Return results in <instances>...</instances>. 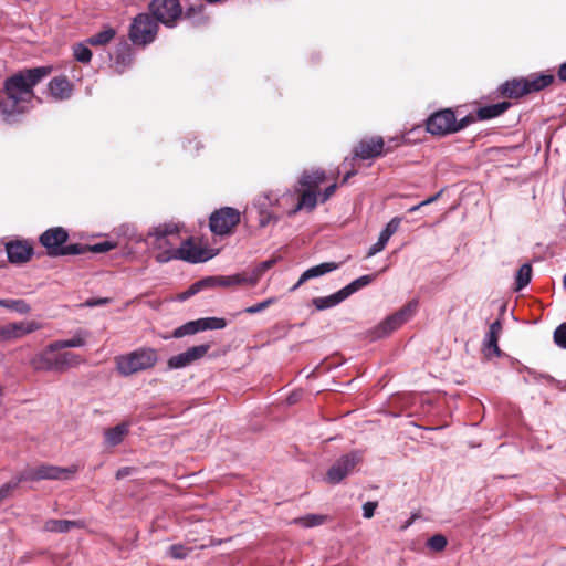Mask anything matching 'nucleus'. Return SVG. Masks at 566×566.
Returning a JSON list of instances; mask_svg holds the SVG:
<instances>
[{
	"instance_id": "f257e3e1",
	"label": "nucleus",
	"mask_w": 566,
	"mask_h": 566,
	"mask_svg": "<svg viewBox=\"0 0 566 566\" xmlns=\"http://www.w3.org/2000/svg\"><path fill=\"white\" fill-rule=\"evenodd\" d=\"M51 71L50 66L27 69L4 81V96L0 98V115L4 123H18L21 116L30 109V104L34 98V86L48 77Z\"/></svg>"
},
{
	"instance_id": "f03ea898",
	"label": "nucleus",
	"mask_w": 566,
	"mask_h": 566,
	"mask_svg": "<svg viewBox=\"0 0 566 566\" xmlns=\"http://www.w3.org/2000/svg\"><path fill=\"white\" fill-rule=\"evenodd\" d=\"M124 235L135 243L144 242L148 250L155 252L159 263H167L176 258L177 247L180 243V229L175 223H161L151 227L146 235L138 234L133 227H122Z\"/></svg>"
},
{
	"instance_id": "7ed1b4c3",
	"label": "nucleus",
	"mask_w": 566,
	"mask_h": 566,
	"mask_svg": "<svg viewBox=\"0 0 566 566\" xmlns=\"http://www.w3.org/2000/svg\"><path fill=\"white\" fill-rule=\"evenodd\" d=\"M157 361V353L153 348H139L116 358V367L120 375L130 376L151 368Z\"/></svg>"
},
{
	"instance_id": "20e7f679",
	"label": "nucleus",
	"mask_w": 566,
	"mask_h": 566,
	"mask_svg": "<svg viewBox=\"0 0 566 566\" xmlns=\"http://www.w3.org/2000/svg\"><path fill=\"white\" fill-rule=\"evenodd\" d=\"M158 21L147 13L136 15L129 27V39L135 45H148L156 39Z\"/></svg>"
},
{
	"instance_id": "39448f33",
	"label": "nucleus",
	"mask_w": 566,
	"mask_h": 566,
	"mask_svg": "<svg viewBox=\"0 0 566 566\" xmlns=\"http://www.w3.org/2000/svg\"><path fill=\"white\" fill-rule=\"evenodd\" d=\"M76 468H61L51 464H40L28 468L19 474V481H41V480H70Z\"/></svg>"
},
{
	"instance_id": "423d86ee",
	"label": "nucleus",
	"mask_w": 566,
	"mask_h": 566,
	"mask_svg": "<svg viewBox=\"0 0 566 566\" xmlns=\"http://www.w3.org/2000/svg\"><path fill=\"white\" fill-rule=\"evenodd\" d=\"M418 301L412 300L402 306L399 311L386 317L375 329L374 337L380 338L389 335L391 332L399 328L402 324L408 322L417 312Z\"/></svg>"
},
{
	"instance_id": "0eeeda50",
	"label": "nucleus",
	"mask_w": 566,
	"mask_h": 566,
	"mask_svg": "<svg viewBox=\"0 0 566 566\" xmlns=\"http://www.w3.org/2000/svg\"><path fill=\"white\" fill-rule=\"evenodd\" d=\"M149 12L159 23L174 28L182 14V8L179 0H153Z\"/></svg>"
},
{
	"instance_id": "6e6552de",
	"label": "nucleus",
	"mask_w": 566,
	"mask_h": 566,
	"mask_svg": "<svg viewBox=\"0 0 566 566\" xmlns=\"http://www.w3.org/2000/svg\"><path fill=\"white\" fill-rule=\"evenodd\" d=\"M276 263L275 259H270L259 263L251 273H238L229 276H217V285L219 286H232V285H241L247 284L254 286L259 280L263 276V274L270 270Z\"/></svg>"
},
{
	"instance_id": "1a4fd4ad",
	"label": "nucleus",
	"mask_w": 566,
	"mask_h": 566,
	"mask_svg": "<svg viewBox=\"0 0 566 566\" xmlns=\"http://www.w3.org/2000/svg\"><path fill=\"white\" fill-rule=\"evenodd\" d=\"M61 347L56 342L49 344L43 350L35 354L30 365L38 371L61 373Z\"/></svg>"
},
{
	"instance_id": "9d476101",
	"label": "nucleus",
	"mask_w": 566,
	"mask_h": 566,
	"mask_svg": "<svg viewBox=\"0 0 566 566\" xmlns=\"http://www.w3.org/2000/svg\"><path fill=\"white\" fill-rule=\"evenodd\" d=\"M240 222V212L230 207L214 211L210 217V230L216 234H227Z\"/></svg>"
},
{
	"instance_id": "9b49d317",
	"label": "nucleus",
	"mask_w": 566,
	"mask_h": 566,
	"mask_svg": "<svg viewBox=\"0 0 566 566\" xmlns=\"http://www.w3.org/2000/svg\"><path fill=\"white\" fill-rule=\"evenodd\" d=\"M360 461L358 452H352L340 457L327 471L325 481L329 484H337L350 474L356 464Z\"/></svg>"
},
{
	"instance_id": "f8f14e48",
	"label": "nucleus",
	"mask_w": 566,
	"mask_h": 566,
	"mask_svg": "<svg viewBox=\"0 0 566 566\" xmlns=\"http://www.w3.org/2000/svg\"><path fill=\"white\" fill-rule=\"evenodd\" d=\"M454 125L455 115L450 108L436 112L427 119V130L431 135L446 136L453 134Z\"/></svg>"
},
{
	"instance_id": "ddd939ff",
	"label": "nucleus",
	"mask_w": 566,
	"mask_h": 566,
	"mask_svg": "<svg viewBox=\"0 0 566 566\" xmlns=\"http://www.w3.org/2000/svg\"><path fill=\"white\" fill-rule=\"evenodd\" d=\"M41 328V324L34 321L14 322L0 325V342L19 339Z\"/></svg>"
},
{
	"instance_id": "4468645a",
	"label": "nucleus",
	"mask_w": 566,
	"mask_h": 566,
	"mask_svg": "<svg viewBox=\"0 0 566 566\" xmlns=\"http://www.w3.org/2000/svg\"><path fill=\"white\" fill-rule=\"evenodd\" d=\"M69 233L62 227L50 228L40 235V243L46 248L48 254L59 256V251L67 241Z\"/></svg>"
},
{
	"instance_id": "2eb2a0df",
	"label": "nucleus",
	"mask_w": 566,
	"mask_h": 566,
	"mask_svg": "<svg viewBox=\"0 0 566 566\" xmlns=\"http://www.w3.org/2000/svg\"><path fill=\"white\" fill-rule=\"evenodd\" d=\"M210 349L209 344H201L193 347L188 348L186 352L180 353L178 355L171 356L168 359V367L170 369H179L185 368L192 363L202 358L208 350Z\"/></svg>"
},
{
	"instance_id": "dca6fc26",
	"label": "nucleus",
	"mask_w": 566,
	"mask_h": 566,
	"mask_svg": "<svg viewBox=\"0 0 566 566\" xmlns=\"http://www.w3.org/2000/svg\"><path fill=\"white\" fill-rule=\"evenodd\" d=\"M209 259L205 251L200 249L191 239L184 240L180 237V243L177 247L176 258L174 260H182L190 263H199Z\"/></svg>"
},
{
	"instance_id": "f3484780",
	"label": "nucleus",
	"mask_w": 566,
	"mask_h": 566,
	"mask_svg": "<svg viewBox=\"0 0 566 566\" xmlns=\"http://www.w3.org/2000/svg\"><path fill=\"white\" fill-rule=\"evenodd\" d=\"M6 252L11 263H25L33 254V247L27 240H12L6 243Z\"/></svg>"
},
{
	"instance_id": "a211bd4d",
	"label": "nucleus",
	"mask_w": 566,
	"mask_h": 566,
	"mask_svg": "<svg viewBox=\"0 0 566 566\" xmlns=\"http://www.w3.org/2000/svg\"><path fill=\"white\" fill-rule=\"evenodd\" d=\"M298 201V187L295 186L293 190H285L284 192L274 191V208L281 210L287 217H293L297 212H293Z\"/></svg>"
},
{
	"instance_id": "6ab92c4d",
	"label": "nucleus",
	"mask_w": 566,
	"mask_h": 566,
	"mask_svg": "<svg viewBox=\"0 0 566 566\" xmlns=\"http://www.w3.org/2000/svg\"><path fill=\"white\" fill-rule=\"evenodd\" d=\"M384 140L381 137H373L363 139L355 148V157L361 159H370L381 155Z\"/></svg>"
},
{
	"instance_id": "aec40b11",
	"label": "nucleus",
	"mask_w": 566,
	"mask_h": 566,
	"mask_svg": "<svg viewBox=\"0 0 566 566\" xmlns=\"http://www.w3.org/2000/svg\"><path fill=\"white\" fill-rule=\"evenodd\" d=\"M51 96L57 101H64L71 97L73 86L65 76L54 77L49 83Z\"/></svg>"
},
{
	"instance_id": "412c9836",
	"label": "nucleus",
	"mask_w": 566,
	"mask_h": 566,
	"mask_svg": "<svg viewBox=\"0 0 566 566\" xmlns=\"http://www.w3.org/2000/svg\"><path fill=\"white\" fill-rule=\"evenodd\" d=\"M502 329L500 321H495L490 325L489 332L484 340V354L486 357L500 356L501 350L499 348V335Z\"/></svg>"
},
{
	"instance_id": "4be33fe9",
	"label": "nucleus",
	"mask_w": 566,
	"mask_h": 566,
	"mask_svg": "<svg viewBox=\"0 0 566 566\" xmlns=\"http://www.w3.org/2000/svg\"><path fill=\"white\" fill-rule=\"evenodd\" d=\"M325 180V172L321 169L304 170L298 178L297 187L315 190Z\"/></svg>"
},
{
	"instance_id": "5701e85b",
	"label": "nucleus",
	"mask_w": 566,
	"mask_h": 566,
	"mask_svg": "<svg viewBox=\"0 0 566 566\" xmlns=\"http://www.w3.org/2000/svg\"><path fill=\"white\" fill-rule=\"evenodd\" d=\"M527 94L538 92L554 82V75L533 73L524 77Z\"/></svg>"
},
{
	"instance_id": "b1692460",
	"label": "nucleus",
	"mask_w": 566,
	"mask_h": 566,
	"mask_svg": "<svg viewBox=\"0 0 566 566\" xmlns=\"http://www.w3.org/2000/svg\"><path fill=\"white\" fill-rule=\"evenodd\" d=\"M501 92L504 96L509 98H518L522 97L523 95H526L527 92L524 77L512 78L510 81H506L501 86Z\"/></svg>"
},
{
	"instance_id": "393cba45",
	"label": "nucleus",
	"mask_w": 566,
	"mask_h": 566,
	"mask_svg": "<svg viewBox=\"0 0 566 566\" xmlns=\"http://www.w3.org/2000/svg\"><path fill=\"white\" fill-rule=\"evenodd\" d=\"M317 205V193L315 190L298 188V201L293 212L302 210L312 211Z\"/></svg>"
},
{
	"instance_id": "a878e982",
	"label": "nucleus",
	"mask_w": 566,
	"mask_h": 566,
	"mask_svg": "<svg viewBox=\"0 0 566 566\" xmlns=\"http://www.w3.org/2000/svg\"><path fill=\"white\" fill-rule=\"evenodd\" d=\"M128 431L129 424L125 422L106 430L104 433L105 444L108 447H115L119 444L127 436Z\"/></svg>"
},
{
	"instance_id": "bb28decb",
	"label": "nucleus",
	"mask_w": 566,
	"mask_h": 566,
	"mask_svg": "<svg viewBox=\"0 0 566 566\" xmlns=\"http://www.w3.org/2000/svg\"><path fill=\"white\" fill-rule=\"evenodd\" d=\"M339 266L336 262H324L318 265L312 266L303 272L301 275V282H306L311 279H315L337 270Z\"/></svg>"
},
{
	"instance_id": "cd10ccee",
	"label": "nucleus",
	"mask_w": 566,
	"mask_h": 566,
	"mask_svg": "<svg viewBox=\"0 0 566 566\" xmlns=\"http://www.w3.org/2000/svg\"><path fill=\"white\" fill-rule=\"evenodd\" d=\"M195 25H201L208 22L209 17L206 14V7L198 0V3L189 4L185 13Z\"/></svg>"
},
{
	"instance_id": "c85d7f7f",
	"label": "nucleus",
	"mask_w": 566,
	"mask_h": 566,
	"mask_svg": "<svg viewBox=\"0 0 566 566\" xmlns=\"http://www.w3.org/2000/svg\"><path fill=\"white\" fill-rule=\"evenodd\" d=\"M81 526L82 523L78 521L49 520L44 524V530L51 533H67L72 528Z\"/></svg>"
},
{
	"instance_id": "c756f323",
	"label": "nucleus",
	"mask_w": 566,
	"mask_h": 566,
	"mask_svg": "<svg viewBox=\"0 0 566 566\" xmlns=\"http://www.w3.org/2000/svg\"><path fill=\"white\" fill-rule=\"evenodd\" d=\"M345 300L346 298H345L344 294L339 290L338 292H336L332 295H328V296L315 297V298H313L312 303L316 307V310L324 311V310L332 308V307L338 305L339 303H342Z\"/></svg>"
},
{
	"instance_id": "7c9ffc66",
	"label": "nucleus",
	"mask_w": 566,
	"mask_h": 566,
	"mask_svg": "<svg viewBox=\"0 0 566 566\" xmlns=\"http://www.w3.org/2000/svg\"><path fill=\"white\" fill-rule=\"evenodd\" d=\"M509 107L510 103L507 102L488 105L478 109V117L480 119L494 118L503 114Z\"/></svg>"
},
{
	"instance_id": "2f4dec72",
	"label": "nucleus",
	"mask_w": 566,
	"mask_h": 566,
	"mask_svg": "<svg viewBox=\"0 0 566 566\" xmlns=\"http://www.w3.org/2000/svg\"><path fill=\"white\" fill-rule=\"evenodd\" d=\"M196 326L198 327V333L208 331V329H222L227 326V322L224 318L219 317H205L195 321Z\"/></svg>"
},
{
	"instance_id": "473e14b6",
	"label": "nucleus",
	"mask_w": 566,
	"mask_h": 566,
	"mask_svg": "<svg viewBox=\"0 0 566 566\" xmlns=\"http://www.w3.org/2000/svg\"><path fill=\"white\" fill-rule=\"evenodd\" d=\"M213 285H217L216 277H213V276L206 277L203 280H200V281L193 283L186 292L181 293L178 296V298L180 301H185V300L189 298L190 296L200 292L202 289L208 287V286H213Z\"/></svg>"
},
{
	"instance_id": "72a5a7b5",
	"label": "nucleus",
	"mask_w": 566,
	"mask_h": 566,
	"mask_svg": "<svg viewBox=\"0 0 566 566\" xmlns=\"http://www.w3.org/2000/svg\"><path fill=\"white\" fill-rule=\"evenodd\" d=\"M374 276L373 275H363L358 279L350 282L345 287L340 289L342 293L344 294L345 298L349 297L352 294L356 293L360 289L367 286L371 283Z\"/></svg>"
},
{
	"instance_id": "f704fd0d",
	"label": "nucleus",
	"mask_w": 566,
	"mask_h": 566,
	"mask_svg": "<svg viewBox=\"0 0 566 566\" xmlns=\"http://www.w3.org/2000/svg\"><path fill=\"white\" fill-rule=\"evenodd\" d=\"M532 266L528 263L523 264L515 274V291H521L530 283L532 279Z\"/></svg>"
},
{
	"instance_id": "c9c22d12",
	"label": "nucleus",
	"mask_w": 566,
	"mask_h": 566,
	"mask_svg": "<svg viewBox=\"0 0 566 566\" xmlns=\"http://www.w3.org/2000/svg\"><path fill=\"white\" fill-rule=\"evenodd\" d=\"M0 306L14 311L19 314H28L31 306L24 300L0 298Z\"/></svg>"
},
{
	"instance_id": "e433bc0d",
	"label": "nucleus",
	"mask_w": 566,
	"mask_h": 566,
	"mask_svg": "<svg viewBox=\"0 0 566 566\" xmlns=\"http://www.w3.org/2000/svg\"><path fill=\"white\" fill-rule=\"evenodd\" d=\"M115 34L116 31L113 28H105L103 31L90 36L86 42L90 45H105L114 39Z\"/></svg>"
},
{
	"instance_id": "4c0bfd02",
	"label": "nucleus",
	"mask_w": 566,
	"mask_h": 566,
	"mask_svg": "<svg viewBox=\"0 0 566 566\" xmlns=\"http://www.w3.org/2000/svg\"><path fill=\"white\" fill-rule=\"evenodd\" d=\"M253 206L258 210V213L271 211V208H274V191H269L259 196L254 200Z\"/></svg>"
},
{
	"instance_id": "58836bf2",
	"label": "nucleus",
	"mask_w": 566,
	"mask_h": 566,
	"mask_svg": "<svg viewBox=\"0 0 566 566\" xmlns=\"http://www.w3.org/2000/svg\"><path fill=\"white\" fill-rule=\"evenodd\" d=\"M129 50V45L126 42L120 43L117 48L116 65L117 67L122 66L120 72L133 61Z\"/></svg>"
},
{
	"instance_id": "ea45409f",
	"label": "nucleus",
	"mask_w": 566,
	"mask_h": 566,
	"mask_svg": "<svg viewBox=\"0 0 566 566\" xmlns=\"http://www.w3.org/2000/svg\"><path fill=\"white\" fill-rule=\"evenodd\" d=\"M326 518L327 517L325 515L321 514H307L305 516L295 518L294 523L303 527H314L322 525L326 521Z\"/></svg>"
},
{
	"instance_id": "a19ab883",
	"label": "nucleus",
	"mask_w": 566,
	"mask_h": 566,
	"mask_svg": "<svg viewBox=\"0 0 566 566\" xmlns=\"http://www.w3.org/2000/svg\"><path fill=\"white\" fill-rule=\"evenodd\" d=\"M61 373L67 370L69 368L76 367L82 363V359L78 355L70 352H61Z\"/></svg>"
},
{
	"instance_id": "79ce46f5",
	"label": "nucleus",
	"mask_w": 566,
	"mask_h": 566,
	"mask_svg": "<svg viewBox=\"0 0 566 566\" xmlns=\"http://www.w3.org/2000/svg\"><path fill=\"white\" fill-rule=\"evenodd\" d=\"M55 342L61 347V349L76 348V347H82L85 345V336L82 333H77L70 339L55 340Z\"/></svg>"
},
{
	"instance_id": "37998d69",
	"label": "nucleus",
	"mask_w": 566,
	"mask_h": 566,
	"mask_svg": "<svg viewBox=\"0 0 566 566\" xmlns=\"http://www.w3.org/2000/svg\"><path fill=\"white\" fill-rule=\"evenodd\" d=\"M75 59L81 63H88L92 59V52L87 45L78 43L73 49Z\"/></svg>"
},
{
	"instance_id": "c03bdc74",
	"label": "nucleus",
	"mask_w": 566,
	"mask_h": 566,
	"mask_svg": "<svg viewBox=\"0 0 566 566\" xmlns=\"http://www.w3.org/2000/svg\"><path fill=\"white\" fill-rule=\"evenodd\" d=\"M196 333H198V327L196 326L195 321H190V322L177 327L174 331L172 336L176 338H181L184 336L193 335Z\"/></svg>"
},
{
	"instance_id": "a18cd8bd",
	"label": "nucleus",
	"mask_w": 566,
	"mask_h": 566,
	"mask_svg": "<svg viewBox=\"0 0 566 566\" xmlns=\"http://www.w3.org/2000/svg\"><path fill=\"white\" fill-rule=\"evenodd\" d=\"M87 251V245H82L80 243H72L62 247L59 251V256L61 255H77Z\"/></svg>"
},
{
	"instance_id": "49530a36",
	"label": "nucleus",
	"mask_w": 566,
	"mask_h": 566,
	"mask_svg": "<svg viewBox=\"0 0 566 566\" xmlns=\"http://www.w3.org/2000/svg\"><path fill=\"white\" fill-rule=\"evenodd\" d=\"M447 543V538L443 535L436 534L428 539L427 546L434 552H441L446 548Z\"/></svg>"
},
{
	"instance_id": "de8ad7c7",
	"label": "nucleus",
	"mask_w": 566,
	"mask_h": 566,
	"mask_svg": "<svg viewBox=\"0 0 566 566\" xmlns=\"http://www.w3.org/2000/svg\"><path fill=\"white\" fill-rule=\"evenodd\" d=\"M279 220L280 217L272 211L258 213V222L260 228L276 224Z\"/></svg>"
},
{
	"instance_id": "09e8293b",
	"label": "nucleus",
	"mask_w": 566,
	"mask_h": 566,
	"mask_svg": "<svg viewBox=\"0 0 566 566\" xmlns=\"http://www.w3.org/2000/svg\"><path fill=\"white\" fill-rule=\"evenodd\" d=\"M189 553L190 548L181 544H174L168 548V555L174 559H185Z\"/></svg>"
},
{
	"instance_id": "8fccbe9b",
	"label": "nucleus",
	"mask_w": 566,
	"mask_h": 566,
	"mask_svg": "<svg viewBox=\"0 0 566 566\" xmlns=\"http://www.w3.org/2000/svg\"><path fill=\"white\" fill-rule=\"evenodd\" d=\"M274 303H276V297H269L258 304H254L252 306L244 308L243 312L248 313V314H256V313L264 311L265 308L273 305Z\"/></svg>"
},
{
	"instance_id": "3c124183",
	"label": "nucleus",
	"mask_w": 566,
	"mask_h": 566,
	"mask_svg": "<svg viewBox=\"0 0 566 566\" xmlns=\"http://www.w3.org/2000/svg\"><path fill=\"white\" fill-rule=\"evenodd\" d=\"M116 247H117V243L106 240L103 242L95 243L93 245H87V251L93 252V253H104V252L111 251L112 249H114Z\"/></svg>"
},
{
	"instance_id": "603ef678",
	"label": "nucleus",
	"mask_w": 566,
	"mask_h": 566,
	"mask_svg": "<svg viewBox=\"0 0 566 566\" xmlns=\"http://www.w3.org/2000/svg\"><path fill=\"white\" fill-rule=\"evenodd\" d=\"M22 481H19V475L17 476V479L14 480H11L10 482L8 483H4L1 488H0V502H2L3 500H6L7 497L10 496L11 492L17 489L19 486V484L21 483Z\"/></svg>"
},
{
	"instance_id": "864d4df0",
	"label": "nucleus",
	"mask_w": 566,
	"mask_h": 566,
	"mask_svg": "<svg viewBox=\"0 0 566 566\" xmlns=\"http://www.w3.org/2000/svg\"><path fill=\"white\" fill-rule=\"evenodd\" d=\"M555 344L566 349V323L560 324L554 332Z\"/></svg>"
},
{
	"instance_id": "5fc2aeb1",
	"label": "nucleus",
	"mask_w": 566,
	"mask_h": 566,
	"mask_svg": "<svg viewBox=\"0 0 566 566\" xmlns=\"http://www.w3.org/2000/svg\"><path fill=\"white\" fill-rule=\"evenodd\" d=\"M401 223V218L399 217H395L392 218L385 227V229L381 231L384 232V234L388 235L389 238H391V235L394 233L397 232L399 226Z\"/></svg>"
},
{
	"instance_id": "6e6d98bb",
	"label": "nucleus",
	"mask_w": 566,
	"mask_h": 566,
	"mask_svg": "<svg viewBox=\"0 0 566 566\" xmlns=\"http://www.w3.org/2000/svg\"><path fill=\"white\" fill-rule=\"evenodd\" d=\"M401 223V218L399 217H395L392 218L385 227V229L381 231L384 232V234L388 235L389 238H391V235L394 233L397 232L399 226Z\"/></svg>"
},
{
	"instance_id": "4d7b16f0",
	"label": "nucleus",
	"mask_w": 566,
	"mask_h": 566,
	"mask_svg": "<svg viewBox=\"0 0 566 566\" xmlns=\"http://www.w3.org/2000/svg\"><path fill=\"white\" fill-rule=\"evenodd\" d=\"M474 120H475V118L473 116H471V115H468V116L461 118L460 120L455 119L454 133L464 129L470 124H472Z\"/></svg>"
},
{
	"instance_id": "13d9d810",
	"label": "nucleus",
	"mask_w": 566,
	"mask_h": 566,
	"mask_svg": "<svg viewBox=\"0 0 566 566\" xmlns=\"http://www.w3.org/2000/svg\"><path fill=\"white\" fill-rule=\"evenodd\" d=\"M377 502H366L364 505H363V516L365 518H371L375 514V510L377 507Z\"/></svg>"
},
{
	"instance_id": "bf43d9fd",
	"label": "nucleus",
	"mask_w": 566,
	"mask_h": 566,
	"mask_svg": "<svg viewBox=\"0 0 566 566\" xmlns=\"http://www.w3.org/2000/svg\"><path fill=\"white\" fill-rule=\"evenodd\" d=\"M109 302L108 298L106 297H102V298H88L83 305L86 306V307H95V306H101V305H105Z\"/></svg>"
},
{
	"instance_id": "052dcab7",
	"label": "nucleus",
	"mask_w": 566,
	"mask_h": 566,
	"mask_svg": "<svg viewBox=\"0 0 566 566\" xmlns=\"http://www.w3.org/2000/svg\"><path fill=\"white\" fill-rule=\"evenodd\" d=\"M385 247H386V244H384L379 240H377V242L369 248V250L367 252V256H373V255L381 252L385 249Z\"/></svg>"
},
{
	"instance_id": "680f3d73",
	"label": "nucleus",
	"mask_w": 566,
	"mask_h": 566,
	"mask_svg": "<svg viewBox=\"0 0 566 566\" xmlns=\"http://www.w3.org/2000/svg\"><path fill=\"white\" fill-rule=\"evenodd\" d=\"M336 188H337V185H336V184H333V185L328 186V187L324 190V192L322 193L321 201H322V202L327 201V200H328V199L334 195V192H335Z\"/></svg>"
},
{
	"instance_id": "e2e57ef3",
	"label": "nucleus",
	"mask_w": 566,
	"mask_h": 566,
	"mask_svg": "<svg viewBox=\"0 0 566 566\" xmlns=\"http://www.w3.org/2000/svg\"><path fill=\"white\" fill-rule=\"evenodd\" d=\"M557 75L562 82H566V62L560 64Z\"/></svg>"
},
{
	"instance_id": "0e129e2a",
	"label": "nucleus",
	"mask_w": 566,
	"mask_h": 566,
	"mask_svg": "<svg viewBox=\"0 0 566 566\" xmlns=\"http://www.w3.org/2000/svg\"><path fill=\"white\" fill-rule=\"evenodd\" d=\"M440 195H441V191H440V192H438V193H436V195H433V196H431V197H429L428 199H426V200L421 201V202H420V206H423V207H424V206H428V205L433 203L434 201H437V200H438V198L440 197Z\"/></svg>"
},
{
	"instance_id": "69168bd1",
	"label": "nucleus",
	"mask_w": 566,
	"mask_h": 566,
	"mask_svg": "<svg viewBox=\"0 0 566 566\" xmlns=\"http://www.w3.org/2000/svg\"><path fill=\"white\" fill-rule=\"evenodd\" d=\"M130 474V468H122L116 472L117 479H123Z\"/></svg>"
},
{
	"instance_id": "338daca9",
	"label": "nucleus",
	"mask_w": 566,
	"mask_h": 566,
	"mask_svg": "<svg viewBox=\"0 0 566 566\" xmlns=\"http://www.w3.org/2000/svg\"><path fill=\"white\" fill-rule=\"evenodd\" d=\"M356 174V170L352 169L347 171L343 178V184L347 182L352 176Z\"/></svg>"
},
{
	"instance_id": "774afa93",
	"label": "nucleus",
	"mask_w": 566,
	"mask_h": 566,
	"mask_svg": "<svg viewBox=\"0 0 566 566\" xmlns=\"http://www.w3.org/2000/svg\"><path fill=\"white\" fill-rule=\"evenodd\" d=\"M378 240H379L381 243L387 244V243H388V241L390 240V238H389L388 235L384 234V232H380Z\"/></svg>"
}]
</instances>
